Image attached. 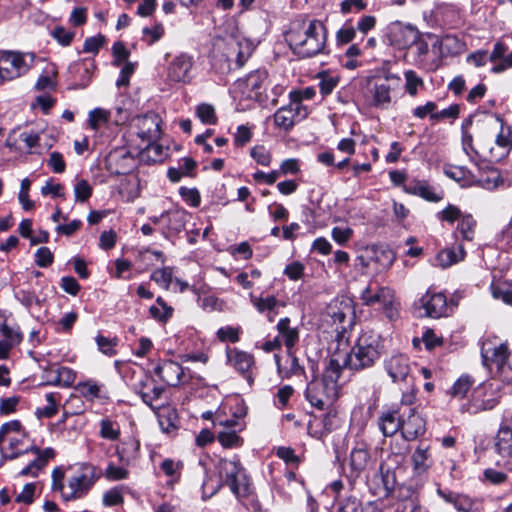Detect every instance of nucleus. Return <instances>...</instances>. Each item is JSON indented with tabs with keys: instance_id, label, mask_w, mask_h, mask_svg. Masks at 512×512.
<instances>
[{
	"instance_id": "412c9836",
	"label": "nucleus",
	"mask_w": 512,
	"mask_h": 512,
	"mask_svg": "<svg viewBox=\"0 0 512 512\" xmlns=\"http://www.w3.org/2000/svg\"><path fill=\"white\" fill-rule=\"evenodd\" d=\"M154 372L165 383L174 387L178 386L185 376L183 367L172 360L162 361L155 367Z\"/></svg>"
},
{
	"instance_id": "ea45409f",
	"label": "nucleus",
	"mask_w": 512,
	"mask_h": 512,
	"mask_svg": "<svg viewBox=\"0 0 512 512\" xmlns=\"http://www.w3.org/2000/svg\"><path fill=\"white\" fill-rule=\"evenodd\" d=\"M172 276L173 269L171 267H164L153 271L151 274V280L155 281L158 285L167 290L173 281Z\"/></svg>"
},
{
	"instance_id": "4468645a",
	"label": "nucleus",
	"mask_w": 512,
	"mask_h": 512,
	"mask_svg": "<svg viewBox=\"0 0 512 512\" xmlns=\"http://www.w3.org/2000/svg\"><path fill=\"white\" fill-rule=\"evenodd\" d=\"M406 411L402 409L389 408L380 413L378 417V427L385 437H392L398 431L402 430L403 419Z\"/></svg>"
},
{
	"instance_id": "b1692460",
	"label": "nucleus",
	"mask_w": 512,
	"mask_h": 512,
	"mask_svg": "<svg viewBox=\"0 0 512 512\" xmlns=\"http://www.w3.org/2000/svg\"><path fill=\"white\" fill-rule=\"evenodd\" d=\"M327 314L334 323L342 324L353 314L350 300H334L327 307Z\"/></svg>"
},
{
	"instance_id": "052dcab7",
	"label": "nucleus",
	"mask_w": 512,
	"mask_h": 512,
	"mask_svg": "<svg viewBox=\"0 0 512 512\" xmlns=\"http://www.w3.org/2000/svg\"><path fill=\"white\" fill-rule=\"evenodd\" d=\"M332 239L339 245H345L353 236V230L349 227H334L331 232Z\"/></svg>"
},
{
	"instance_id": "774afa93",
	"label": "nucleus",
	"mask_w": 512,
	"mask_h": 512,
	"mask_svg": "<svg viewBox=\"0 0 512 512\" xmlns=\"http://www.w3.org/2000/svg\"><path fill=\"white\" fill-rule=\"evenodd\" d=\"M356 36V29L351 25H344L336 33V40L339 44H348Z\"/></svg>"
},
{
	"instance_id": "864d4df0",
	"label": "nucleus",
	"mask_w": 512,
	"mask_h": 512,
	"mask_svg": "<svg viewBox=\"0 0 512 512\" xmlns=\"http://www.w3.org/2000/svg\"><path fill=\"white\" fill-rule=\"evenodd\" d=\"M112 53L115 58L113 62L115 66H121L123 63L126 64L129 62L130 51L125 47L123 42H115L112 47Z\"/></svg>"
},
{
	"instance_id": "e433bc0d",
	"label": "nucleus",
	"mask_w": 512,
	"mask_h": 512,
	"mask_svg": "<svg viewBox=\"0 0 512 512\" xmlns=\"http://www.w3.org/2000/svg\"><path fill=\"white\" fill-rule=\"evenodd\" d=\"M58 393H48L46 394V400L48 402L47 406L43 408H39L36 411V415L38 418H51L58 412V401H59Z\"/></svg>"
},
{
	"instance_id": "a878e982",
	"label": "nucleus",
	"mask_w": 512,
	"mask_h": 512,
	"mask_svg": "<svg viewBox=\"0 0 512 512\" xmlns=\"http://www.w3.org/2000/svg\"><path fill=\"white\" fill-rule=\"evenodd\" d=\"M56 373L57 378H49L45 385L70 387L76 378V373L69 367L57 366L49 368V374Z\"/></svg>"
},
{
	"instance_id": "6e6d98bb",
	"label": "nucleus",
	"mask_w": 512,
	"mask_h": 512,
	"mask_svg": "<svg viewBox=\"0 0 512 512\" xmlns=\"http://www.w3.org/2000/svg\"><path fill=\"white\" fill-rule=\"evenodd\" d=\"M489 175L486 178H479L474 181V184L484 189H493L498 186L500 182V174L496 169H490Z\"/></svg>"
},
{
	"instance_id": "1a4fd4ad",
	"label": "nucleus",
	"mask_w": 512,
	"mask_h": 512,
	"mask_svg": "<svg viewBox=\"0 0 512 512\" xmlns=\"http://www.w3.org/2000/svg\"><path fill=\"white\" fill-rule=\"evenodd\" d=\"M383 366L393 383L410 385L413 381L412 366L407 355L392 354L384 360Z\"/></svg>"
},
{
	"instance_id": "3c124183",
	"label": "nucleus",
	"mask_w": 512,
	"mask_h": 512,
	"mask_svg": "<svg viewBox=\"0 0 512 512\" xmlns=\"http://www.w3.org/2000/svg\"><path fill=\"white\" fill-rule=\"evenodd\" d=\"M92 195V187L87 180L81 179L74 185L75 201L85 202Z\"/></svg>"
},
{
	"instance_id": "423d86ee",
	"label": "nucleus",
	"mask_w": 512,
	"mask_h": 512,
	"mask_svg": "<svg viewBox=\"0 0 512 512\" xmlns=\"http://www.w3.org/2000/svg\"><path fill=\"white\" fill-rule=\"evenodd\" d=\"M499 384L486 382L473 390L471 400L461 406L462 412L477 414L493 409L499 402Z\"/></svg>"
},
{
	"instance_id": "5fc2aeb1",
	"label": "nucleus",
	"mask_w": 512,
	"mask_h": 512,
	"mask_svg": "<svg viewBox=\"0 0 512 512\" xmlns=\"http://www.w3.org/2000/svg\"><path fill=\"white\" fill-rule=\"evenodd\" d=\"M218 441L225 448H232L240 446L242 439L237 435L235 431H222L218 434Z\"/></svg>"
},
{
	"instance_id": "603ef678",
	"label": "nucleus",
	"mask_w": 512,
	"mask_h": 512,
	"mask_svg": "<svg viewBox=\"0 0 512 512\" xmlns=\"http://www.w3.org/2000/svg\"><path fill=\"white\" fill-rule=\"evenodd\" d=\"M51 36L62 46H68L71 44L75 37V32L67 30L63 26H56L51 31Z\"/></svg>"
},
{
	"instance_id": "c85d7f7f",
	"label": "nucleus",
	"mask_w": 512,
	"mask_h": 512,
	"mask_svg": "<svg viewBox=\"0 0 512 512\" xmlns=\"http://www.w3.org/2000/svg\"><path fill=\"white\" fill-rule=\"evenodd\" d=\"M465 257V250L461 244L453 248H447L440 251L437 255V261L443 268L449 267L462 261Z\"/></svg>"
},
{
	"instance_id": "f8f14e48",
	"label": "nucleus",
	"mask_w": 512,
	"mask_h": 512,
	"mask_svg": "<svg viewBox=\"0 0 512 512\" xmlns=\"http://www.w3.org/2000/svg\"><path fill=\"white\" fill-rule=\"evenodd\" d=\"M227 358L233 368L238 371L251 386L254 382L253 368L255 365L254 356L237 348L227 350Z\"/></svg>"
},
{
	"instance_id": "e2e57ef3",
	"label": "nucleus",
	"mask_w": 512,
	"mask_h": 512,
	"mask_svg": "<svg viewBox=\"0 0 512 512\" xmlns=\"http://www.w3.org/2000/svg\"><path fill=\"white\" fill-rule=\"evenodd\" d=\"M105 42V37L103 35H98L94 37H89L85 39L83 44V52L85 53H98L99 49Z\"/></svg>"
},
{
	"instance_id": "20e7f679",
	"label": "nucleus",
	"mask_w": 512,
	"mask_h": 512,
	"mask_svg": "<svg viewBox=\"0 0 512 512\" xmlns=\"http://www.w3.org/2000/svg\"><path fill=\"white\" fill-rule=\"evenodd\" d=\"M360 299L367 306L379 304L390 321L399 317L400 304L395 298L394 291L388 287L371 282L362 290Z\"/></svg>"
},
{
	"instance_id": "aec40b11",
	"label": "nucleus",
	"mask_w": 512,
	"mask_h": 512,
	"mask_svg": "<svg viewBox=\"0 0 512 512\" xmlns=\"http://www.w3.org/2000/svg\"><path fill=\"white\" fill-rule=\"evenodd\" d=\"M94 482H52V490L59 492L64 501L77 500L84 497Z\"/></svg>"
},
{
	"instance_id": "2eb2a0df",
	"label": "nucleus",
	"mask_w": 512,
	"mask_h": 512,
	"mask_svg": "<svg viewBox=\"0 0 512 512\" xmlns=\"http://www.w3.org/2000/svg\"><path fill=\"white\" fill-rule=\"evenodd\" d=\"M496 148L489 147L488 155L489 161L498 162L505 158L512 149V129L509 126L501 124L499 133L495 139Z\"/></svg>"
},
{
	"instance_id": "6ab92c4d",
	"label": "nucleus",
	"mask_w": 512,
	"mask_h": 512,
	"mask_svg": "<svg viewBox=\"0 0 512 512\" xmlns=\"http://www.w3.org/2000/svg\"><path fill=\"white\" fill-rule=\"evenodd\" d=\"M193 66L192 57L187 54L176 56L170 63L167 76L175 82H189L191 79V69Z\"/></svg>"
},
{
	"instance_id": "c03bdc74",
	"label": "nucleus",
	"mask_w": 512,
	"mask_h": 512,
	"mask_svg": "<svg viewBox=\"0 0 512 512\" xmlns=\"http://www.w3.org/2000/svg\"><path fill=\"white\" fill-rule=\"evenodd\" d=\"M196 114L204 124L214 125L217 122L215 109L210 104L202 103L198 105L196 109Z\"/></svg>"
},
{
	"instance_id": "bb28decb",
	"label": "nucleus",
	"mask_w": 512,
	"mask_h": 512,
	"mask_svg": "<svg viewBox=\"0 0 512 512\" xmlns=\"http://www.w3.org/2000/svg\"><path fill=\"white\" fill-rule=\"evenodd\" d=\"M288 317L282 318L277 324L279 336L282 338L284 345L288 350L292 349L299 340V331L296 327L290 326Z\"/></svg>"
},
{
	"instance_id": "72a5a7b5",
	"label": "nucleus",
	"mask_w": 512,
	"mask_h": 512,
	"mask_svg": "<svg viewBox=\"0 0 512 512\" xmlns=\"http://www.w3.org/2000/svg\"><path fill=\"white\" fill-rule=\"evenodd\" d=\"M404 189L406 192H408L410 194L421 196L422 198H424L428 201H431V202H438L441 200V196H438L434 192L432 187H430L429 185L422 183V182H416L414 184H409V185L405 186Z\"/></svg>"
},
{
	"instance_id": "79ce46f5",
	"label": "nucleus",
	"mask_w": 512,
	"mask_h": 512,
	"mask_svg": "<svg viewBox=\"0 0 512 512\" xmlns=\"http://www.w3.org/2000/svg\"><path fill=\"white\" fill-rule=\"evenodd\" d=\"M138 450L139 442L130 438L122 443V446L118 449V455L121 460L129 461L136 458Z\"/></svg>"
},
{
	"instance_id": "bf43d9fd",
	"label": "nucleus",
	"mask_w": 512,
	"mask_h": 512,
	"mask_svg": "<svg viewBox=\"0 0 512 512\" xmlns=\"http://www.w3.org/2000/svg\"><path fill=\"white\" fill-rule=\"evenodd\" d=\"M110 113L101 108H95L89 113V122L93 129L108 121Z\"/></svg>"
},
{
	"instance_id": "8fccbe9b",
	"label": "nucleus",
	"mask_w": 512,
	"mask_h": 512,
	"mask_svg": "<svg viewBox=\"0 0 512 512\" xmlns=\"http://www.w3.org/2000/svg\"><path fill=\"white\" fill-rule=\"evenodd\" d=\"M404 76L407 93L411 96H415L417 94L418 87L423 86V80L413 70H407Z\"/></svg>"
},
{
	"instance_id": "9d476101",
	"label": "nucleus",
	"mask_w": 512,
	"mask_h": 512,
	"mask_svg": "<svg viewBox=\"0 0 512 512\" xmlns=\"http://www.w3.org/2000/svg\"><path fill=\"white\" fill-rule=\"evenodd\" d=\"M483 363L492 369L496 368V373L502 378V368L508 366L509 350L506 344L492 345L491 343H484L481 350Z\"/></svg>"
},
{
	"instance_id": "680f3d73",
	"label": "nucleus",
	"mask_w": 512,
	"mask_h": 512,
	"mask_svg": "<svg viewBox=\"0 0 512 512\" xmlns=\"http://www.w3.org/2000/svg\"><path fill=\"white\" fill-rule=\"evenodd\" d=\"M314 96L315 90L312 87H307L303 90H292L289 93V98L295 105H302V100H310Z\"/></svg>"
},
{
	"instance_id": "5701e85b",
	"label": "nucleus",
	"mask_w": 512,
	"mask_h": 512,
	"mask_svg": "<svg viewBox=\"0 0 512 512\" xmlns=\"http://www.w3.org/2000/svg\"><path fill=\"white\" fill-rule=\"evenodd\" d=\"M437 492L446 502L452 503L460 512H471L474 500L469 496L438 487Z\"/></svg>"
},
{
	"instance_id": "13d9d810",
	"label": "nucleus",
	"mask_w": 512,
	"mask_h": 512,
	"mask_svg": "<svg viewBox=\"0 0 512 512\" xmlns=\"http://www.w3.org/2000/svg\"><path fill=\"white\" fill-rule=\"evenodd\" d=\"M179 193L183 200L192 207H198L200 205L201 197L197 189L181 187Z\"/></svg>"
},
{
	"instance_id": "338daca9",
	"label": "nucleus",
	"mask_w": 512,
	"mask_h": 512,
	"mask_svg": "<svg viewBox=\"0 0 512 512\" xmlns=\"http://www.w3.org/2000/svg\"><path fill=\"white\" fill-rule=\"evenodd\" d=\"M123 502V496L119 487H114L107 491L103 496V503L105 506H115Z\"/></svg>"
},
{
	"instance_id": "9b49d317",
	"label": "nucleus",
	"mask_w": 512,
	"mask_h": 512,
	"mask_svg": "<svg viewBox=\"0 0 512 512\" xmlns=\"http://www.w3.org/2000/svg\"><path fill=\"white\" fill-rule=\"evenodd\" d=\"M308 116V110L303 105H295L291 100L286 106L279 108L274 113V124L276 127L289 131L295 125L297 119H305Z\"/></svg>"
},
{
	"instance_id": "09e8293b",
	"label": "nucleus",
	"mask_w": 512,
	"mask_h": 512,
	"mask_svg": "<svg viewBox=\"0 0 512 512\" xmlns=\"http://www.w3.org/2000/svg\"><path fill=\"white\" fill-rule=\"evenodd\" d=\"M428 459V451L426 448L418 447L413 453L412 460L414 464V470L421 474L425 472L428 468L427 464Z\"/></svg>"
},
{
	"instance_id": "6e6552de",
	"label": "nucleus",
	"mask_w": 512,
	"mask_h": 512,
	"mask_svg": "<svg viewBox=\"0 0 512 512\" xmlns=\"http://www.w3.org/2000/svg\"><path fill=\"white\" fill-rule=\"evenodd\" d=\"M419 36L416 27L396 21L388 25L384 41L394 48L407 49L417 42Z\"/></svg>"
},
{
	"instance_id": "0eeeda50",
	"label": "nucleus",
	"mask_w": 512,
	"mask_h": 512,
	"mask_svg": "<svg viewBox=\"0 0 512 512\" xmlns=\"http://www.w3.org/2000/svg\"><path fill=\"white\" fill-rule=\"evenodd\" d=\"M401 83L400 76L390 72H385L383 76L375 77L371 89L372 105L376 108H387L392 100V92L398 90Z\"/></svg>"
},
{
	"instance_id": "a211bd4d",
	"label": "nucleus",
	"mask_w": 512,
	"mask_h": 512,
	"mask_svg": "<svg viewBox=\"0 0 512 512\" xmlns=\"http://www.w3.org/2000/svg\"><path fill=\"white\" fill-rule=\"evenodd\" d=\"M426 431L425 420L415 409H408L403 419L401 435L406 441H414Z\"/></svg>"
},
{
	"instance_id": "c9c22d12",
	"label": "nucleus",
	"mask_w": 512,
	"mask_h": 512,
	"mask_svg": "<svg viewBox=\"0 0 512 512\" xmlns=\"http://www.w3.org/2000/svg\"><path fill=\"white\" fill-rule=\"evenodd\" d=\"M165 34V28L161 22H155L151 27L142 29L141 40L147 45H153L158 42Z\"/></svg>"
},
{
	"instance_id": "393cba45",
	"label": "nucleus",
	"mask_w": 512,
	"mask_h": 512,
	"mask_svg": "<svg viewBox=\"0 0 512 512\" xmlns=\"http://www.w3.org/2000/svg\"><path fill=\"white\" fill-rule=\"evenodd\" d=\"M444 173L462 187L474 185L475 176L464 166L445 165Z\"/></svg>"
},
{
	"instance_id": "4be33fe9",
	"label": "nucleus",
	"mask_w": 512,
	"mask_h": 512,
	"mask_svg": "<svg viewBox=\"0 0 512 512\" xmlns=\"http://www.w3.org/2000/svg\"><path fill=\"white\" fill-rule=\"evenodd\" d=\"M369 459L368 445L364 442L356 443L350 453V467L356 473L353 477H359V473L366 469Z\"/></svg>"
},
{
	"instance_id": "a18cd8bd",
	"label": "nucleus",
	"mask_w": 512,
	"mask_h": 512,
	"mask_svg": "<svg viewBox=\"0 0 512 512\" xmlns=\"http://www.w3.org/2000/svg\"><path fill=\"white\" fill-rule=\"evenodd\" d=\"M0 332L4 337V341L8 342L11 346H15L22 341V334L19 328L10 327L7 323H2L0 326Z\"/></svg>"
},
{
	"instance_id": "f257e3e1",
	"label": "nucleus",
	"mask_w": 512,
	"mask_h": 512,
	"mask_svg": "<svg viewBox=\"0 0 512 512\" xmlns=\"http://www.w3.org/2000/svg\"><path fill=\"white\" fill-rule=\"evenodd\" d=\"M294 52L302 58H311L323 52L326 46V27L319 20H297L287 33Z\"/></svg>"
},
{
	"instance_id": "4c0bfd02",
	"label": "nucleus",
	"mask_w": 512,
	"mask_h": 512,
	"mask_svg": "<svg viewBox=\"0 0 512 512\" xmlns=\"http://www.w3.org/2000/svg\"><path fill=\"white\" fill-rule=\"evenodd\" d=\"M119 160L123 161V165L120 169H116L115 172L117 174H125L129 171L132 166L133 157L131 154L125 150H116L109 155L110 165L115 162L117 163Z\"/></svg>"
},
{
	"instance_id": "4d7b16f0",
	"label": "nucleus",
	"mask_w": 512,
	"mask_h": 512,
	"mask_svg": "<svg viewBox=\"0 0 512 512\" xmlns=\"http://www.w3.org/2000/svg\"><path fill=\"white\" fill-rule=\"evenodd\" d=\"M251 157L262 166H269L271 162V155L264 146H255L251 149Z\"/></svg>"
},
{
	"instance_id": "37998d69",
	"label": "nucleus",
	"mask_w": 512,
	"mask_h": 512,
	"mask_svg": "<svg viewBox=\"0 0 512 512\" xmlns=\"http://www.w3.org/2000/svg\"><path fill=\"white\" fill-rule=\"evenodd\" d=\"M120 435L119 425L109 419L100 422V436L109 440H117Z\"/></svg>"
},
{
	"instance_id": "f3484780",
	"label": "nucleus",
	"mask_w": 512,
	"mask_h": 512,
	"mask_svg": "<svg viewBox=\"0 0 512 512\" xmlns=\"http://www.w3.org/2000/svg\"><path fill=\"white\" fill-rule=\"evenodd\" d=\"M419 303L427 317L440 318L446 314L447 299L442 293L427 292L420 298Z\"/></svg>"
},
{
	"instance_id": "ddd939ff",
	"label": "nucleus",
	"mask_w": 512,
	"mask_h": 512,
	"mask_svg": "<svg viewBox=\"0 0 512 512\" xmlns=\"http://www.w3.org/2000/svg\"><path fill=\"white\" fill-rule=\"evenodd\" d=\"M137 136L148 142V149L160 154L161 147L150 142L159 136V118L156 114H146L137 119Z\"/></svg>"
},
{
	"instance_id": "39448f33",
	"label": "nucleus",
	"mask_w": 512,
	"mask_h": 512,
	"mask_svg": "<svg viewBox=\"0 0 512 512\" xmlns=\"http://www.w3.org/2000/svg\"><path fill=\"white\" fill-rule=\"evenodd\" d=\"M34 63V55L17 51L0 52V80L12 81L25 75Z\"/></svg>"
},
{
	"instance_id": "7c9ffc66",
	"label": "nucleus",
	"mask_w": 512,
	"mask_h": 512,
	"mask_svg": "<svg viewBox=\"0 0 512 512\" xmlns=\"http://www.w3.org/2000/svg\"><path fill=\"white\" fill-rule=\"evenodd\" d=\"M54 455L55 452L52 448H46L35 460L21 470L20 476L38 477V471L42 469L47 464V461L53 458Z\"/></svg>"
},
{
	"instance_id": "58836bf2",
	"label": "nucleus",
	"mask_w": 512,
	"mask_h": 512,
	"mask_svg": "<svg viewBox=\"0 0 512 512\" xmlns=\"http://www.w3.org/2000/svg\"><path fill=\"white\" fill-rule=\"evenodd\" d=\"M76 390L87 400H94L99 397L100 386L93 380L80 382L76 386Z\"/></svg>"
},
{
	"instance_id": "0e129e2a",
	"label": "nucleus",
	"mask_w": 512,
	"mask_h": 512,
	"mask_svg": "<svg viewBox=\"0 0 512 512\" xmlns=\"http://www.w3.org/2000/svg\"><path fill=\"white\" fill-rule=\"evenodd\" d=\"M53 254L48 247H40L35 253V262L39 267H48L53 263Z\"/></svg>"
},
{
	"instance_id": "dca6fc26",
	"label": "nucleus",
	"mask_w": 512,
	"mask_h": 512,
	"mask_svg": "<svg viewBox=\"0 0 512 512\" xmlns=\"http://www.w3.org/2000/svg\"><path fill=\"white\" fill-rule=\"evenodd\" d=\"M496 450L503 456H512V412L504 413L495 442Z\"/></svg>"
},
{
	"instance_id": "2f4dec72",
	"label": "nucleus",
	"mask_w": 512,
	"mask_h": 512,
	"mask_svg": "<svg viewBox=\"0 0 512 512\" xmlns=\"http://www.w3.org/2000/svg\"><path fill=\"white\" fill-rule=\"evenodd\" d=\"M220 476L225 480H242L246 478L245 470L239 462L234 460H225L221 463Z\"/></svg>"
},
{
	"instance_id": "49530a36",
	"label": "nucleus",
	"mask_w": 512,
	"mask_h": 512,
	"mask_svg": "<svg viewBox=\"0 0 512 512\" xmlns=\"http://www.w3.org/2000/svg\"><path fill=\"white\" fill-rule=\"evenodd\" d=\"M161 218H166L168 228L174 232H179L184 228V214L180 211L167 212L161 215Z\"/></svg>"
},
{
	"instance_id": "cd10ccee",
	"label": "nucleus",
	"mask_w": 512,
	"mask_h": 512,
	"mask_svg": "<svg viewBox=\"0 0 512 512\" xmlns=\"http://www.w3.org/2000/svg\"><path fill=\"white\" fill-rule=\"evenodd\" d=\"M70 480H94L100 477L97 469L88 463H76L67 468Z\"/></svg>"
},
{
	"instance_id": "473e14b6",
	"label": "nucleus",
	"mask_w": 512,
	"mask_h": 512,
	"mask_svg": "<svg viewBox=\"0 0 512 512\" xmlns=\"http://www.w3.org/2000/svg\"><path fill=\"white\" fill-rule=\"evenodd\" d=\"M477 221L471 214H464L459 220L456 232L460 233L463 240L472 241L475 236Z\"/></svg>"
},
{
	"instance_id": "f704fd0d",
	"label": "nucleus",
	"mask_w": 512,
	"mask_h": 512,
	"mask_svg": "<svg viewBox=\"0 0 512 512\" xmlns=\"http://www.w3.org/2000/svg\"><path fill=\"white\" fill-rule=\"evenodd\" d=\"M474 384V379L469 375L460 376L452 385L448 393L455 398L462 399Z\"/></svg>"
},
{
	"instance_id": "69168bd1",
	"label": "nucleus",
	"mask_w": 512,
	"mask_h": 512,
	"mask_svg": "<svg viewBox=\"0 0 512 512\" xmlns=\"http://www.w3.org/2000/svg\"><path fill=\"white\" fill-rule=\"evenodd\" d=\"M36 486L33 482H27L23 487L21 493H19L15 501L18 503L31 504L34 500Z\"/></svg>"
},
{
	"instance_id": "c756f323",
	"label": "nucleus",
	"mask_w": 512,
	"mask_h": 512,
	"mask_svg": "<svg viewBox=\"0 0 512 512\" xmlns=\"http://www.w3.org/2000/svg\"><path fill=\"white\" fill-rule=\"evenodd\" d=\"M268 73L266 70H255L251 72L245 79L246 88L254 93L255 97L262 94L266 87Z\"/></svg>"
},
{
	"instance_id": "f03ea898",
	"label": "nucleus",
	"mask_w": 512,
	"mask_h": 512,
	"mask_svg": "<svg viewBox=\"0 0 512 512\" xmlns=\"http://www.w3.org/2000/svg\"><path fill=\"white\" fill-rule=\"evenodd\" d=\"M342 372L339 358L331 357L321 378H314L307 385L305 397L307 401L319 410L328 409L338 398V379Z\"/></svg>"
},
{
	"instance_id": "de8ad7c7",
	"label": "nucleus",
	"mask_w": 512,
	"mask_h": 512,
	"mask_svg": "<svg viewBox=\"0 0 512 512\" xmlns=\"http://www.w3.org/2000/svg\"><path fill=\"white\" fill-rule=\"evenodd\" d=\"M463 215L464 214L461 212L459 207L449 204L443 210L438 212L437 218L440 221H445L450 224H453L456 220H460Z\"/></svg>"
},
{
	"instance_id": "a19ab883",
	"label": "nucleus",
	"mask_w": 512,
	"mask_h": 512,
	"mask_svg": "<svg viewBox=\"0 0 512 512\" xmlns=\"http://www.w3.org/2000/svg\"><path fill=\"white\" fill-rule=\"evenodd\" d=\"M165 389L161 386H154L149 391H141L140 397L145 404H147L151 409L157 410L160 408V405H156L155 403L161 398Z\"/></svg>"
},
{
	"instance_id": "7ed1b4c3",
	"label": "nucleus",
	"mask_w": 512,
	"mask_h": 512,
	"mask_svg": "<svg viewBox=\"0 0 512 512\" xmlns=\"http://www.w3.org/2000/svg\"><path fill=\"white\" fill-rule=\"evenodd\" d=\"M381 356V338L374 332L362 333L350 353H337L332 357L339 358L342 369L363 370L372 367Z\"/></svg>"
}]
</instances>
